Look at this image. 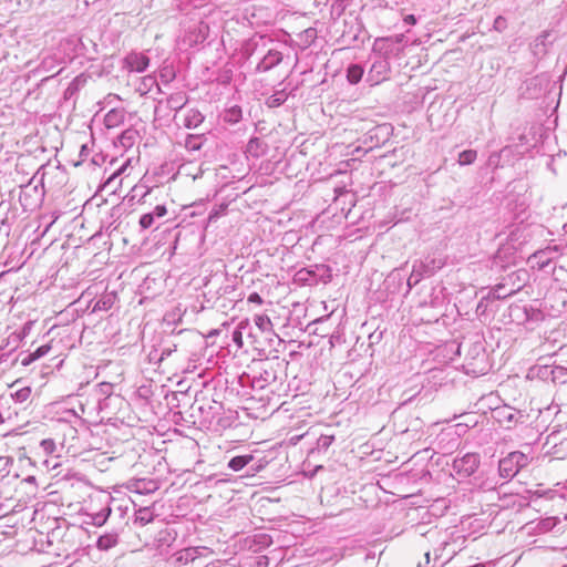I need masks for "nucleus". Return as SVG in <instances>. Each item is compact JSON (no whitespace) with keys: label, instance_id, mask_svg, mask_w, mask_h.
Masks as SVG:
<instances>
[{"label":"nucleus","instance_id":"obj_15","mask_svg":"<svg viewBox=\"0 0 567 567\" xmlns=\"http://www.w3.org/2000/svg\"><path fill=\"white\" fill-rule=\"evenodd\" d=\"M114 544V540L110 536H102L97 539V547L100 549H107Z\"/></svg>","mask_w":567,"mask_h":567},{"label":"nucleus","instance_id":"obj_17","mask_svg":"<svg viewBox=\"0 0 567 567\" xmlns=\"http://www.w3.org/2000/svg\"><path fill=\"white\" fill-rule=\"evenodd\" d=\"M41 446L47 454H52L55 451V443L51 439L42 440Z\"/></svg>","mask_w":567,"mask_h":567},{"label":"nucleus","instance_id":"obj_23","mask_svg":"<svg viewBox=\"0 0 567 567\" xmlns=\"http://www.w3.org/2000/svg\"><path fill=\"white\" fill-rule=\"evenodd\" d=\"M151 284H156V279H155V278H150V277H147V278L144 280L143 285L141 286L142 291H143V292H147V291L150 290V286H151Z\"/></svg>","mask_w":567,"mask_h":567},{"label":"nucleus","instance_id":"obj_19","mask_svg":"<svg viewBox=\"0 0 567 567\" xmlns=\"http://www.w3.org/2000/svg\"><path fill=\"white\" fill-rule=\"evenodd\" d=\"M334 437L333 436H330V435H323L319 439L318 441V444L320 447L322 449H328L332 442H333Z\"/></svg>","mask_w":567,"mask_h":567},{"label":"nucleus","instance_id":"obj_26","mask_svg":"<svg viewBox=\"0 0 567 567\" xmlns=\"http://www.w3.org/2000/svg\"><path fill=\"white\" fill-rule=\"evenodd\" d=\"M117 174H113L104 184V187H107L113 183V181L116 178Z\"/></svg>","mask_w":567,"mask_h":567},{"label":"nucleus","instance_id":"obj_25","mask_svg":"<svg viewBox=\"0 0 567 567\" xmlns=\"http://www.w3.org/2000/svg\"><path fill=\"white\" fill-rule=\"evenodd\" d=\"M404 22L409 23V24H415L416 23V19L413 14H408L405 18H404Z\"/></svg>","mask_w":567,"mask_h":567},{"label":"nucleus","instance_id":"obj_18","mask_svg":"<svg viewBox=\"0 0 567 567\" xmlns=\"http://www.w3.org/2000/svg\"><path fill=\"white\" fill-rule=\"evenodd\" d=\"M51 350V346L49 344H43L41 347H39L35 351H33V359L38 360L42 357H44L45 354H48Z\"/></svg>","mask_w":567,"mask_h":567},{"label":"nucleus","instance_id":"obj_1","mask_svg":"<svg viewBox=\"0 0 567 567\" xmlns=\"http://www.w3.org/2000/svg\"><path fill=\"white\" fill-rule=\"evenodd\" d=\"M530 462V457L523 452L515 451L502 458L498 464L499 475L503 478H513L520 468L526 467Z\"/></svg>","mask_w":567,"mask_h":567},{"label":"nucleus","instance_id":"obj_32","mask_svg":"<svg viewBox=\"0 0 567 567\" xmlns=\"http://www.w3.org/2000/svg\"><path fill=\"white\" fill-rule=\"evenodd\" d=\"M330 278H331V275L329 274V275L327 276V279H324V282H327L328 280H330Z\"/></svg>","mask_w":567,"mask_h":567},{"label":"nucleus","instance_id":"obj_34","mask_svg":"<svg viewBox=\"0 0 567 567\" xmlns=\"http://www.w3.org/2000/svg\"><path fill=\"white\" fill-rule=\"evenodd\" d=\"M6 274V271L0 272V278Z\"/></svg>","mask_w":567,"mask_h":567},{"label":"nucleus","instance_id":"obj_31","mask_svg":"<svg viewBox=\"0 0 567 567\" xmlns=\"http://www.w3.org/2000/svg\"><path fill=\"white\" fill-rule=\"evenodd\" d=\"M425 558H426V561L429 563L430 561V553H425Z\"/></svg>","mask_w":567,"mask_h":567},{"label":"nucleus","instance_id":"obj_11","mask_svg":"<svg viewBox=\"0 0 567 567\" xmlns=\"http://www.w3.org/2000/svg\"><path fill=\"white\" fill-rule=\"evenodd\" d=\"M477 157V152L474 150H466L460 153L458 155V164L460 165H470L475 162Z\"/></svg>","mask_w":567,"mask_h":567},{"label":"nucleus","instance_id":"obj_21","mask_svg":"<svg viewBox=\"0 0 567 567\" xmlns=\"http://www.w3.org/2000/svg\"><path fill=\"white\" fill-rule=\"evenodd\" d=\"M167 214V208L164 205H157L154 208L153 215L156 217H164Z\"/></svg>","mask_w":567,"mask_h":567},{"label":"nucleus","instance_id":"obj_28","mask_svg":"<svg viewBox=\"0 0 567 567\" xmlns=\"http://www.w3.org/2000/svg\"><path fill=\"white\" fill-rule=\"evenodd\" d=\"M115 112H110L107 115H106V121L110 123V122H114V118L115 117Z\"/></svg>","mask_w":567,"mask_h":567},{"label":"nucleus","instance_id":"obj_20","mask_svg":"<svg viewBox=\"0 0 567 567\" xmlns=\"http://www.w3.org/2000/svg\"><path fill=\"white\" fill-rule=\"evenodd\" d=\"M30 392H31V391H30V389H29V388H24V389H21L20 391H18V392L16 393V396H17V399H18L19 401H21V402H22V401H25V400L29 398Z\"/></svg>","mask_w":567,"mask_h":567},{"label":"nucleus","instance_id":"obj_27","mask_svg":"<svg viewBox=\"0 0 567 567\" xmlns=\"http://www.w3.org/2000/svg\"><path fill=\"white\" fill-rule=\"evenodd\" d=\"M115 112H110L107 115H106V121L110 123V122H114V118L115 117Z\"/></svg>","mask_w":567,"mask_h":567},{"label":"nucleus","instance_id":"obj_14","mask_svg":"<svg viewBox=\"0 0 567 567\" xmlns=\"http://www.w3.org/2000/svg\"><path fill=\"white\" fill-rule=\"evenodd\" d=\"M136 520L142 525H146L153 520V514L148 508H141L136 516Z\"/></svg>","mask_w":567,"mask_h":567},{"label":"nucleus","instance_id":"obj_7","mask_svg":"<svg viewBox=\"0 0 567 567\" xmlns=\"http://www.w3.org/2000/svg\"><path fill=\"white\" fill-rule=\"evenodd\" d=\"M252 455L235 456L229 461L228 467L235 472H238L243 470L247 464H249L252 461Z\"/></svg>","mask_w":567,"mask_h":567},{"label":"nucleus","instance_id":"obj_22","mask_svg":"<svg viewBox=\"0 0 567 567\" xmlns=\"http://www.w3.org/2000/svg\"><path fill=\"white\" fill-rule=\"evenodd\" d=\"M247 301L250 303H257V305H261L264 302L262 298L257 292L250 293L247 298Z\"/></svg>","mask_w":567,"mask_h":567},{"label":"nucleus","instance_id":"obj_13","mask_svg":"<svg viewBox=\"0 0 567 567\" xmlns=\"http://www.w3.org/2000/svg\"><path fill=\"white\" fill-rule=\"evenodd\" d=\"M113 305V298L111 296L103 297L99 299L94 306H93V312L96 311H106L109 310Z\"/></svg>","mask_w":567,"mask_h":567},{"label":"nucleus","instance_id":"obj_12","mask_svg":"<svg viewBox=\"0 0 567 567\" xmlns=\"http://www.w3.org/2000/svg\"><path fill=\"white\" fill-rule=\"evenodd\" d=\"M247 326H248V321H240L238 323L237 328L233 332L231 339L238 348H241L244 346L243 329H245Z\"/></svg>","mask_w":567,"mask_h":567},{"label":"nucleus","instance_id":"obj_9","mask_svg":"<svg viewBox=\"0 0 567 567\" xmlns=\"http://www.w3.org/2000/svg\"><path fill=\"white\" fill-rule=\"evenodd\" d=\"M363 69L362 66L358 65V64H351L348 70H347V80L351 83V84H357L361 81L362 76H363Z\"/></svg>","mask_w":567,"mask_h":567},{"label":"nucleus","instance_id":"obj_4","mask_svg":"<svg viewBox=\"0 0 567 567\" xmlns=\"http://www.w3.org/2000/svg\"><path fill=\"white\" fill-rule=\"evenodd\" d=\"M128 488L137 494H150L157 489V484L153 481L137 480L132 482Z\"/></svg>","mask_w":567,"mask_h":567},{"label":"nucleus","instance_id":"obj_10","mask_svg":"<svg viewBox=\"0 0 567 567\" xmlns=\"http://www.w3.org/2000/svg\"><path fill=\"white\" fill-rule=\"evenodd\" d=\"M255 324L258 327V329L262 332L271 331L272 330V323L268 316L266 315H257L255 316Z\"/></svg>","mask_w":567,"mask_h":567},{"label":"nucleus","instance_id":"obj_6","mask_svg":"<svg viewBox=\"0 0 567 567\" xmlns=\"http://www.w3.org/2000/svg\"><path fill=\"white\" fill-rule=\"evenodd\" d=\"M111 513H112V509L107 504L105 507L91 514L92 524L95 526L104 525L106 523L107 518L110 517Z\"/></svg>","mask_w":567,"mask_h":567},{"label":"nucleus","instance_id":"obj_2","mask_svg":"<svg viewBox=\"0 0 567 567\" xmlns=\"http://www.w3.org/2000/svg\"><path fill=\"white\" fill-rule=\"evenodd\" d=\"M480 460L476 454H465L463 457L457 458L453 463V468L464 476L472 475L478 467Z\"/></svg>","mask_w":567,"mask_h":567},{"label":"nucleus","instance_id":"obj_16","mask_svg":"<svg viewBox=\"0 0 567 567\" xmlns=\"http://www.w3.org/2000/svg\"><path fill=\"white\" fill-rule=\"evenodd\" d=\"M153 223H154L153 214H144L140 219V225L144 229L150 228L153 225Z\"/></svg>","mask_w":567,"mask_h":567},{"label":"nucleus","instance_id":"obj_8","mask_svg":"<svg viewBox=\"0 0 567 567\" xmlns=\"http://www.w3.org/2000/svg\"><path fill=\"white\" fill-rule=\"evenodd\" d=\"M296 278L298 281L312 286L318 282L317 274L315 270L301 269L297 272Z\"/></svg>","mask_w":567,"mask_h":567},{"label":"nucleus","instance_id":"obj_5","mask_svg":"<svg viewBox=\"0 0 567 567\" xmlns=\"http://www.w3.org/2000/svg\"><path fill=\"white\" fill-rule=\"evenodd\" d=\"M549 261L550 257L546 256V250H536L527 259V262L532 268L538 269L545 268L549 264Z\"/></svg>","mask_w":567,"mask_h":567},{"label":"nucleus","instance_id":"obj_3","mask_svg":"<svg viewBox=\"0 0 567 567\" xmlns=\"http://www.w3.org/2000/svg\"><path fill=\"white\" fill-rule=\"evenodd\" d=\"M125 66L131 72H143L150 63V59L142 53H130L124 59Z\"/></svg>","mask_w":567,"mask_h":567},{"label":"nucleus","instance_id":"obj_24","mask_svg":"<svg viewBox=\"0 0 567 567\" xmlns=\"http://www.w3.org/2000/svg\"><path fill=\"white\" fill-rule=\"evenodd\" d=\"M34 361H35V359H33V352H31V353H29L28 355H25V357L22 359L21 363H22V365H24V367H25V365L31 364V363H32V362H34Z\"/></svg>","mask_w":567,"mask_h":567},{"label":"nucleus","instance_id":"obj_29","mask_svg":"<svg viewBox=\"0 0 567 567\" xmlns=\"http://www.w3.org/2000/svg\"><path fill=\"white\" fill-rule=\"evenodd\" d=\"M23 262H24V261L20 262V265H19V266H17V269H18V268H20V267L23 265ZM13 269H16V266L10 267L8 271H11V270H13Z\"/></svg>","mask_w":567,"mask_h":567},{"label":"nucleus","instance_id":"obj_30","mask_svg":"<svg viewBox=\"0 0 567 567\" xmlns=\"http://www.w3.org/2000/svg\"><path fill=\"white\" fill-rule=\"evenodd\" d=\"M316 270H318V271H319V270H322V271H324V272H326V271H328V269H324V267H323V266H322V267H316Z\"/></svg>","mask_w":567,"mask_h":567},{"label":"nucleus","instance_id":"obj_33","mask_svg":"<svg viewBox=\"0 0 567 567\" xmlns=\"http://www.w3.org/2000/svg\"><path fill=\"white\" fill-rule=\"evenodd\" d=\"M171 316H172L171 313L166 315V320H169Z\"/></svg>","mask_w":567,"mask_h":567}]
</instances>
